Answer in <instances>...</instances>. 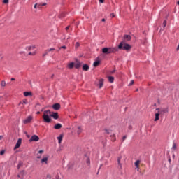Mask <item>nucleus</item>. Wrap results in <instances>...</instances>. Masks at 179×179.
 Instances as JSON below:
<instances>
[{"label": "nucleus", "mask_w": 179, "mask_h": 179, "mask_svg": "<svg viewBox=\"0 0 179 179\" xmlns=\"http://www.w3.org/2000/svg\"><path fill=\"white\" fill-rule=\"evenodd\" d=\"M0 139H2V136H0Z\"/></svg>", "instance_id": "4d7b16f0"}, {"label": "nucleus", "mask_w": 179, "mask_h": 179, "mask_svg": "<svg viewBox=\"0 0 179 179\" xmlns=\"http://www.w3.org/2000/svg\"><path fill=\"white\" fill-rule=\"evenodd\" d=\"M103 83H104V80L103 79L99 80V89H101L103 87Z\"/></svg>", "instance_id": "dca6fc26"}, {"label": "nucleus", "mask_w": 179, "mask_h": 179, "mask_svg": "<svg viewBox=\"0 0 179 179\" xmlns=\"http://www.w3.org/2000/svg\"><path fill=\"white\" fill-rule=\"evenodd\" d=\"M121 159H122V156L118 157L117 158V163L120 169H122V164H121Z\"/></svg>", "instance_id": "f8f14e48"}, {"label": "nucleus", "mask_w": 179, "mask_h": 179, "mask_svg": "<svg viewBox=\"0 0 179 179\" xmlns=\"http://www.w3.org/2000/svg\"><path fill=\"white\" fill-rule=\"evenodd\" d=\"M55 129H61L62 128V124L57 123L54 126Z\"/></svg>", "instance_id": "4468645a"}, {"label": "nucleus", "mask_w": 179, "mask_h": 179, "mask_svg": "<svg viewBox=\"0 0 179 179\" xmlns=\"http://www.w3.org/2000/svg\"><path fill=\"white\" fill-rule=\"evenodd\" d=\"M110 138H111L112 142H115V141H116L115 134L110 135Z\"/></svg>", "instance_id": "b1692460"}, {"label": "nucleus", "mask_w": 179, "mask_h": 179, "mask_svg": "<svg viewBox=\"0 0 179 179\" xmlns=\"http://www.w3.org/2000/svg\"><path fill=\"white\" fill-rule=\"evenodd\" d=\"M176 149H177V144L174 143L172 146V150H176Z\"/></svg>", "instance_id": "cd10ccee"}, {"label": "nucleus", "mask_w": 179, "mask_h": 179, "mask_svg": "<svg viewBox=\"0 0 179 179\" xmlns=\"http://www.w3.org/2000/svg\"><path fill=\"white\" fill-rule=\"evenodd\" d=\"M11 80H13H13H15V78H11Z\"/></svg>", "instance_id": "603ef678"}, {"label": "nucleus", "mask_w": 179, "mask_h": 179, "mask_svg": "<svg viewBox=\"0 0 179 179\" xmlns=\"http://www.w3.org/2000/svg\"><path fill=\"white\" fill-rule=\"evenodd\" d=\"M41 163L43 164L45 163V164H47L48 163V157H43L41 160Z\"/></svg>", "instance_id": "9b49d317"}, {"label": "nucleus", "mask_w": 179, "mask_h": 179, "mask_svg": "<svg viewBox=\"0 0 179 179\" xmlns=\"http://www.w3.org/2000/svg\"><path fill=\"white\" fill-rule=\"evenodd\" d=\"M57 139H58L59 144H61V143L62 142V139H64V134H60L59 136L57 137Z\"/></svg>", "instance_id": "ddd939ff"}, {"label": "nucleus", "mask_w": 179, "mask_h": 179, "mask_svg": "<svg viewBox=\"0 0 179 179\" xmlns=\"http://www.w3.org/2000/svg\"><path fill=\"white\" fill-rule=\"evenodd\" d=\"M81 64L80 62H78L76 64H74V66L76 69H79V68H80L81 66Z\"/></svg>", "instance_id": "f3484780"}, {"label": "nucleus", "mask_w": 179, "mask_h": 179, "mask_svg": "<svg viewBox=\"0 0 179 179\" xmlns=\"http://www.w3.org/2000/svg\"><path fill=\"white\" fill-rule=\"evenodd\" d=\"M140 163H141V161H139V160L136 161V162L134 163V164H135V166L137 169H139V164Z\"/></svg>", "instance_id": "a878e982"}, {"label": "nucleus", "mask_w": 179, "mask_h": 179, "mask_svg": "<svg viewBox=\"0 0 179 179\" xmlns=\"http://www.w3.org/2000/svg\"><path fill=\"white\" fill-rule=\"evenodd\" d=\"M73 66H75L74 62H71L67 65V68H69V69H72Z\"/></svg>", "instance_id": "2eb2a0df"}, {"label": "nucleus", "mask_w": 179, "mask_h": 179, "mask_svg": "<svg viewBox=\"0 0 179 179\" xmlns=\"http://www.w3.org/2000/svg\"><path fill=\"white\" fill-rule=\"evenodd\" d=\"M54 118V120H58V113H51L50 110H44L43 115L42 116V118L43 119L44 122H46L47 124H50L51 122V117Z\"/></svg>", "instance_id": "f257e3e1"}, {"label": "nucleus", "mask_w": 179, "mask_h": 179, "mask_svg": "<svg viewBox=\"0 0 179 179\" xmlns=\"http://www.w3.org/2000/svg\"><path fill=\"white\" fill-rule=\"evenodd\" d=\"M25 134L28 138H30V135L27 134V132H25Z\"/></svg>", "instance_id": "a18cd8bd"}, {"label": "nucleus", "mask_w": 179, "mask_h": 179, "mask_svg": "<svg viewBox=\"0 0 179 179\" xmlns=\"http://www.w3.org/2000/svg\"><path fill=\"white\" fill-rule=\"evenodd\" d=\"M1 87H5V86H6V82H5V80H2L1 82Z\"/></svg>", "instance_id": "bb28decb"}, {"label": "nucleus", "mask_w": 179, "mask_h": 179, "mask_svg": "<svg viewBox=\"0 0 179 179\" xmlns=\"http://www.w3.org/2000/svg\"><path fill=\"white\" fill-rule=\"evenodd\" d=\"M21 145H22V138H19L15 144L14 150H16V149H19V148H20Z\"/></svg>", "instance_id": "6e6552de"}, {"label": "nucleus", "mask_w": 179, "mask_h": 179, "mask_svg": "<svg viewBox=\"0 0 179 179\" xmlns=\"http://www.w3.org/2000/svg\"><path fill=\"white\" fill-rule=\"evenodd\" d=\"M38 153H40V154H41V153H44V150H39V151H38Z\"/></svg>", "instance_id": "a19ab883"}, {"label": "nucleus", "mask_w": 179, "mask_h": 179, "mask_svg": "<svg viewBox=\"0 0 179 179\" xmlns=\"http://www.w3.org/2000/svg\"><path fill=\"white\" fill-rule=\"evenodd\" d=\"M0 99H2V96H0Z\"/></svg>", "instance_id": "052dcab7"}, {"label": "nucleus", "mask_w": 179, "mask_h": 179, "mask_svg": "<svg viewBox=\"0 0 179 179\" xmlns=\"http://www.w3.org/2000/svg\"><path fill=\"white\" fill-rule=\"evenodd\" d=\"M53 51H55V49L54 48L47 49L43 53V57H45V55H48V54H52Z\"/></svg>", "instance_id": "39448f33"}, {"label": "nucleus", "mask_w": 179, "mask_h": 179, "mask_svg": "<svg viewBox=\"0 0 179 179\" xmlns=\"http://www.w3.org/2000/svg\"><path fill=\"white\" fill-rule=\"evenodd\" d=\"M33 120V116H28L25 120H23L24 124H30Z\"/></svg>", "instance_id": "0eeeda50"}, {"label": "nucleus", "mask_w": 179, "mask_h": 179, "mask_svg": "<svg viewBox=\"0 0 179 179\" xmlns=\"http://www.w3.org/2000/svg\"><path fill=\"white\" fill-rule=\"evenodd\" d=\"M41 156H37V159H41Z\"/></svg>", "instance_id": "3c124183"}, {"label": "nucleus", "mask_w": 179, "mask_h": 179, "mask_svg": "<svg viewBox=\"0 0 179 179\" xmlns=\"http://www.w3.org/2000/svg\"><path fill=\"white\" fill-rule=\"evenodd\" d=\"M24 96L25 97H28V96H31V92H24Z\"/></svg>", "instance_id": "4be33fe9"}, {"label": "nucleus", "mask_w": 179, "mask_h": 179, "mask_svg": "<svg viewBox=\"0 0 179 179\" xmlns=\"http://www.w3.org/2000/svg\"><path fill=\"white\" fill-rule=\"evenodd\" d=\"M60 48H64V50H66V46L64 45V46H62Z\"/></svg>", "instance_id": "37998d69"}, {"label": "nucleus", "mask_w": 179, "mask_h": 179, "mask_svg": "<svg viewBox=\"0 0 179 179\" xmlns=\"http://www.w3.org/2000/svg\"><path fill=\"white\" fill-rule=\"evenodd\" d=\"M0 155L1 156H3V155H5V150L0 151Z\"/></svg>", "instance_id": "72a5a7b5"}, {"label": "nucleus", "mask_w": 179, "mask_h": 179, "mask_svg": "<svg viewBox=\"0 0 179 179\" xmlns=\"http://www.w3.org/2000/svg\"><path fill=\"white\" fill-rule=\"evenodd\" d=\"M100 3H103L104 2V0H99Z\"/></svg>", "instance_id": "c03bdc74"}, {"label": "nucleus", "mask_w": 179, "mask_h": 179, "mask_svg": "<svg viewBox=\"0 0 179 179\" xmlns=\"http://www.w3.org/2000/svg\"><path fill=\"white\" fill-rule=\"evenodd\" d=\"M45 5H47V3H43L38 4V6L39 8H41V6H45Z\"/></svg>", "instance_id": "473e14b6"}, {"label": "nucleus", "mask_w": 179, "mask_h": 179, "mask_svg": "<svg viewBox=\"0 0 179 179\" xmlns=\"http://www.w3.org/2000/svg\"><path fill=\"white\" fill-rule=\"evenodd\" d=\"M156 111H157V113L160 115H162L163 114H166V113H169V108H157Z\"/></svg>", "instance_id": "20e7f679"}, {"label": "nucleus", "mask_w": 179, "mask_h": 179, "mask_svg": "<svg viewBox=\"0 0 179 179\" xmlns=\"http://www.w3.org/2000/svg\"><path fill=\"white\" fill-rule=\"evenodd\" d=\"M78 47H79V43L77 42V43H76V48H78Z\"/></svg>", "instance_id": "79ce46f5"}, {"label": "nucleus", "mask_w": 179, "mask_h": 179, "mask_svg": "<svg viewBox=\"0 0 179 179\" xmlns=\"http://www.w3.org/2000/svg\"><path fill=\"white\" fill-rule=\"evenodd\" d=\"M53 110H55L56 111H58L59 108H61V105L59 103H55L52 106Z\"/></svg>", "instance_id": "9d476101"}, {"label": "nucleus", "mask_w": 179, "mask_h": 179, "mask_svg": "<svg viewBox=\"0 0 179 179\" xmlns=\"http://www.w3.org/2000/svg\"><path fill=\"white\" fill-rule=\"evenodd\" d=\"M129 129H132V126H129Z\"/></svg>", "instance_id": "de8ad7c7"}, {"label": "nucleus", "mask_w": 179, "mask_h": 179, "mask_svg": "<svg viewBox=\"0 0 179 179\" xmlns=\"http://www.w3.org/2000/svg\"><path fill=\"white\" fill-rule=\"evenodd\" d=\"M36 114H40V111H38V112L36 113Z\"/></svg>", "instance_id": "864d4df0"}, {"label": "nucleus", "mask_w": 179, "mask_h": 179, "mask_svg": "<svg viewBox=\"0 0 179 179\" xmlns=\"http://www.w3.org/2000/svg\"><path fill=\"white\" fill-rule=\"evenodd\" d=\"M130 40L131 35H124L122 41H124V43H126V41H130Z\"/></svg>", "instance_id": "1a4fd4ad"}, {"label": "nucleus", "mask_w": 179, "mask_h": 179, "mask_svg": "<svg viewBox=\"0 0 179 179\" xmlns=\"http://www.w3.org/2000/svg\"><path fill=\"white\" fill-rule=\"evenodd\" d=\"M27 55H36V52H29L28 54H27Z\"/></svg>", "instance_id": "2f4dec72"}, {"label": "nucleus", "mask_w": 179, "mask_h": 179, "mask_svg": "<svg viewBox=\"0 0 179 179\" xmlns=\"http://www.w3.org/2000/svg\"><path fill=\"white\" fill-rule=\"evenodd\" d=\"M117 50L116 48H103L102 49L103 54H106V55L114 54L115 52H117Z\"/></svg>", "instance_id": "7ed1b4c3"}, {"label": "nucleus", "mask_w": 179, "mask_h": 179, "mask_svg": "<svg viewBox=\"0 0 179 179\" xmlns=\"http://www.w3.org/2000/svg\"><path fill=\"white\" fill-rule=\"evenodd\" d=\"M22 173H24V171H22Z\"/></svg>", "instance_id": "bf43d9fd"}, {"label": "nucleus", "mask_w": 179, "mask_h": 179, "mask_svg": "<svg viewBox=\"0 0 179 179\" xmlns=\"http://www.w3.org/2000/svg\"><path fill=\"white\" fill-rule=\"evenodd\" d=\"M41 111H44V108H43V109L41 110Z\"/></svg>", "instance_id": "6e6d98bb"}, {"label": "nucleus", "mask_w": 179, "mask_h": 179, "mask_svg": "<svg viewBox=\"0 0 179 179\" xmlns=\"http://www.w3.org/2000/svg\"><path fill=\"white\" fill-rule=\"evenodd\" d=\"M160 117V113H159L158 112L157 113H155V118L154 120V121H159V117Z\"/></svg>", "instance_id": "6ab92c4d"}, {"label": "nucleus", "mask_w": 179, "mask_h": 179, "mask_svg": "<svg viewBox=\"0 0 179 179\" xmlns=\"http://www.w3.org/2000/svg\"><path fill=\"white\" fill-rule=\"evenodd\" d=\"M134 80H131L130 81V83L129 84V86H132V85H134Z\"/></svg>", "instance_id": "c9c22d12"}, {"label": "nucleus", "mask_w": 179, "mask_h": 179, "mask_svg": "<svg viewBox=\"0 0 179 179\" xmlns=\"http://www.w3.org/2000/svg\"><path fill=\"white\" fill-rule=\"evenodd\" d=\"M125 139H127V136H124L122 137V142H124V141H125Z\"/></svg>", "instance_id": "ea45409f"}, {"label": "nucleus", "mask_w": 179, "mask_h": 179, "mask_svg": "<svg viewBox=\"0 0 179 179\" xmlns=\"http://www.w3.org/2000/svg\"><path fill=\"white\" fill-rule=\"evenodd\" d=\"M138 90L137 89V90H136V92H138Z\"/></svg>", "instance_id": "680f3d73"}, {"label": "nucleus", "mask_w": 179, "mask_h": 179, "mask_svg": "<svg viewBox=\"0 0 179 179\" xmlns=\"http://www.w3.org/2000/svg\"><path fill=\"white\" fill-rule=\"evenodd\" d=\"M22 166H23V164L22 162H19L18 165L17 166V169H20L22 167Z\"/></svg>", "instance_id": "7c9ffc66"}, {"label": "nucleus", "mask_w": 179, "mask_h": 179, "mask_svg": "<svg viewBox=\"0 0 179 179\" xmlns=\"http://www.w3.org/2000/svg\"><path fill=\"white\" fill-rule=\"evenodd\" d=\"M18 54H20V55H27L24 51H20L18 52Z\"/></svg>", "instance_id": "c85d7f7f"}, {"label": "nucleus", "mask_w": 179, "mask_h": 179, "mask_svg": "<svg viewBox=\"0 0 179 179\" xmlns=\"http://www.w3.org/2000/svg\"><path fill=\"white\" fill-rule=\"evenodd\" d=\"M20 104H27V99H24L22 102H20Z\"/></svg>", "instance_id": "c756f323"}, {"label": "nucleus", "mask_w": 179, "mask_h": 179, "mask_svg": "<svg viewBox=\"0 0 179 179\" xmlns=\"http://www.w3.org/2000/svg\"><path fill=\"white\" fill-rule=\"evenodd\" d=\"M87 164H90V158L87 159Z\"/></svg>", "instance_id": "58836bf2"}, {"label": "nucleus", "mask_w": 179, "mask_h": 179, "mask_svg": "<svg viewBox=\"0 0 179 179\" xmlns=\"http://www.w3.org/2000/svg\"><path fill=\"white\" fill-rule=\"evenodd\" d=\"M89 65L87 64H84L83 66V71H89Z\"/></svg>", "instance_id": "aec40b11"}, {"label": "nucleus", "mask_w": 179, "mask_h": 179, "mask_svg": "<svg viewBox=\"0 0 179 179\" xmlns=\"http://www.w3.org/2000/svg\"><path fill=\"white\" fill-rule=\"evenodd\" d=\"M34 46H28L26 48V51H33L34 50Z\"/></svg>", "instance_id": "a211bd4d"}, {"label": "nucleus", "mask_w": 179, "mask_h": 179, "mask_svg": "<svg viewBox=\"0 0 179 179\" xmlns=\"http://www.w3.org/2000/svg\"><path fill=\"white\" fill-rule=\"evenodd\" d=\"M167 24V22L166 21H164L162 26L163 27H166V25Z\"/></svg>", "instance_id": "f704fd0d"}, {"label": "nucleus", "mask_w": 179, "mask_h": 179, "mask_svg": "<svg viewBox=\"0 0 179 179\" xmlns=\"http://www.w3.org/2000/svg\"><path fill=\"white\" fill-rule=\"evenodd\" d=\"M0 57H1V55H0Z\"/></svg>", "instance_id": "e2e57ef3"}, {"label": "nucleus", "mask_w": 179, "mask_h": 179, "mask_svg": "<svg viewBox=\"0 0 179 179\" xmlns=\"http://www.w3.org/2000/svg\"><path fill=\"white\" fill-rule=\"evenodd\" d=\"M17 177H19V178H20V175H17Z\"/></svg>", "instance_id": "13d9d810"}, {"label": "nucleus", "mask_w": 179, "mask_h": 179, "mask_svg": "<svg viewBox=\"0 0 179 179\" xmlns=\"http://www.w3.org/2000/svg\"><path fill=\"white\" fill-rule=\"evenodd\" d=\"M108 80L110 83H114V77L113 76H109L108 77Z\"/></svg>", "instance_id": "393cba45"}, {"label": "nucleus", "mask_w": 179, "mask_h": 179, "mask_svg": "<svg viewBox=\"0 0 179 179\" xmlns=\"http://www.w3.org/2000/svg\"><path fill=\"white\" fill-rule=\"evenodd\" d=\"M38 141H40V137L37 135L32 136L29 139V142H38Z\"/></svg>", "instance_id": "423d86ee"}, {"label": "nucleus", "mask_w": 179, "mask_h": 179, "mask_svg": "<svg viewBox=\"0 0 179 179\" xmlns=\"http://www.w3.org/2000/svg\"><path fill=\"white\" fill-rule=\"evenodd\" d=\"M105 21H106V19L104 18L101 20V22H105Z\"/></svg>", "instance_id": "8fccbe9b"}, {"label": "nucleus", "mask_w": 179, "mask_h": 179, "mask_svg": "<svg viewBox=\"0 0 179 179\" xmlns=\"http://www.w3.org/2000/svg\"><path fill=\"white\" fill-rule=\"evenodd\" d=\"M119 50H124V51H129L131 50V45L127 43L125 41H122L118 45Z\"/></svg>", "instance_id": "f03ea898"}, {"label": "nucleus", "mask_w": 179, "mask_h": 179, "mask_svg": "<svg viewBox=\"0 0 179 179\" xmlns=\"http://www.w3.org/2000/svg\"><path fill=\"white\" fill-rule=\"evenodd\" d=\"M110 16H112V17H115V15H114L113 14H111Z\"/></svg>", "instance_id": "09e8293b"}, {"label": "nucleus", "mask_w": 179, "mask_h": 179, "mask_svg": "<svg viewBox=\"0 0 179 179\" xmlns=\"http://www.w3.org/2000/svg\"><path fill=\"white\" fill-rule=\"evenodd\" d=\"M3 3H9V0H3Z\"/></svg>", "instance_id": "4c0bfd02"}, {"label": "nucleus", "mask_w": 179, "mask_h": 179, "mask_svg": "<svg viewBox=\"0 0 179 179\" xmlns=\"http://www.w3.org/2000/svg\"><path fill=\"white\" fill-rule=\"evenodd\" d=\"M34 9H37V8H40V7H39L38 4L36 3L34 6Z\"/></svg>", "instance_id": "e433bc0d"}, {"label": "nucleus", "mask_w": 179, "mask_h": 179, "mask_svg": "<svg viewBox=\"0 0 179 179\" xmlns=\"http://www.w3.org/2000/svg\"><path fill=\"white\" fill-rule=\"evenodd\" d=\"M77 134H78V135H80V134H82V127H81L80 126H79V127H78Z\"/></svg>", "instance_id": "5701e85b"}, {"label": "nucleus", "mask_w": 179, "mask_h": 179, "mask_svg": "<svg viewBox=\"0 0 179 179\" xmlns=\"http://www.w3.org/2000/svg\"><path fill=\"white\" fill-rule=\"evenodd\" d=\"M114 72H115V71H112V73H114Z\"/></svg>", "instance_id": "5fc2aeb1"}, {"label": "nucleus", "mask_w": 179, "mask_h": 179, "mask_svg": "<svg viewBox=\"0 0 179 179\" xmlns=\"http://www.w3.org/2000/svg\"><path fill=\"white\" fill-rule=\"evenodd\" d=\"M66 30H69V26L66 27Z\"/></svg>", "instance_id": "49530a36"}, {"label": "nucleus", "mask_w": 179, "mask_h": 179, "mask_svg": "<svg viewBox=\"0 0 179 179\" xmlns=\"http://www.w3.org/2000/svg\"><path fill=\"white\" fill-rule=\"evenodd\" d=\"M100 65V61H95L93 64V66L96 68V66H99Z\"/></svg>", "instance_id": "412c9836"}]
</instances>
